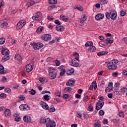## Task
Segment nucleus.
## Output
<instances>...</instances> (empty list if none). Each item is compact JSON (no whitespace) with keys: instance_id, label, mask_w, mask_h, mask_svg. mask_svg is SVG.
Here are the masks:
<instances>
[{"instance_id":"ea45409f","label":"nucleus","mask_w":127,"mask_h":127,"mask_svg":"<svg viewBox=\"0 0 127 127\" xmlns=\"http://www.w3.org/2000/svg\"><path fill=\"white\" fill-rule=\"evenodd\" d=\"M43 98L45 101H49L50 100V97L48 95H45Z\"/></svg>"},{"instance_id":"20e7f679","label":"nucleus","mask_w":127,"mask_h":127,"mask_svg":"<svg viewBox=\"0 0 127 127\" xmlns=\"http://www.w3.org/2000/svg\"><path fill=\"white\" fill-rule=\"evenodd\" d=\"M106 16L107 19L111 18L112 20H116L117 19V11L115 10H110V12H107L106 13Z\"/></svg>"},{"instance_id":"09e8293b","label":"nucleus","mask_w":127,"mask_h":127,"mask_svg":"<svg viewBox=\"0 0 127 127\" xmlns=\"http://www.w3.org/2000/svg\"><path fill=\"white\" fill-rule=\"evenodd\" d=\"M61 91H58L55 93V95L56 96H58V97H60L61 96Z\"/></svg>"},{"instance_id":"6ab92c4d","label":"nucleus","mask_w":127,"mask_h":127,"mask_svg":"<svg viewBox=\"0 0 127 127\" xmlns=\"http://www.w3.org/2000/svg\"><path fill=\"white\" fill-rule=\"evenodd\" d=\"M23 120L25 123H30L31 122V117L29 116H25L23 117Z\"/></svg>"},{"instance_id":"4468645a","label":"nucleus","mask_w":127,"mask_h":127,"mask_svg":"<svg viewBox=\"0 0 127 127\" xmlns=\"http://www.w3.org/2000/svg\"><path fill=\"white\" fill-rule=\"evenodd\" d=\"M113 89H114V87L113 86V82H110L108 84V86L105 90V92L106 93H107V92H112V91H113Z\"/></svg>"},{"instance_id":"4d7b16f0","label":"nucleus","mask_w":127,"mask_h":127,"mask_svg":"<svg viewBox=\"0 0 127 127\" xmlns=\"http://www.w3.org/2000/svg\"><path fill=\"white\" fill-rule=\"evenodd\" d=\"M55 62L56 63V66H60V61H58V60H56L55 61Z\"/></svg>"},{"instance_id":"f03ea898","label":"nucleus","mask_w":127,"mask_h":127,"mask_svg":"<svg viewBox=\"0 0 127 127\" xmlns=\"http://www.w3.org/2000/svg\"><path fill=\"white\" fill-rule=\"evenodd\" d=\"M49 72V78L51 80H54L57 77V74L58 73V70L57 68L53 67H49L48 68Z\"/></svg>"},{"instance_id":"9b49d317","label":"nucleus","mask_w":127,"mask_h":127,"mask_svg":"<svg viewBox=\"0 0 127 127\" xmlns=\"http://www.w3.org/2000/svg\"><path fill=\"white\" fill-rule=\"evenodd\" d=\"M26 72L29 73L33 70V64H29L26 65Z\"/></svg>"},{"instance_id":"b1692460","label":"nucleus","mask_w":127,"mask_h":127,"mask_svg":"<svg viewBox=\"0 0 127 127\" xmlns=\"http://www.w3.org/2000/svg\"><path fill=\"white\" fill-rule=\"evenodd\" d=\"M108 54V52L106 51L100 52L97 54L98 56L101 57L103 56V55H107Z\"/></svg>"},{"instance_id":"8fccbe9b","label":"nucleus","mask_w":127,"mask_h":127,"mask_svg":"<svg viewBox=\"0 0 127 127\" xmlns=\"http://www.w3.org/2000/svg\"><path fill=\"white\" fill-rule=\"evenodd\" d=\"M106 41L108 42V43H110V44L113 43L114 42V40H111L110 38H107L106 39Z\"/></svg>"},{"instance_id":"864d4df0","label":"nucleus","mask_w":127,"mask_h":127,"mask_svg":"<svg viewBox=\"0 0 127 127\" xmlns=\"http://www.w3.org/2000/svg\"><path fill=\"white\" fill-rule=\"evenodd\" d=\"M126 11L123 10L120 12V14L121 16H125V15H126Z\"/></svg>"},{"instance_id":"aec40b11","label":"nucleus","mask_w":127,"mask_h":127,"mask_svg":"<svg viewBox=\"0 0 127 127\" xmlns=\"http://www.w3.org/2000/svg\"><path fill=\"white\" fill-rule=\"evenodd\" d=\"M37 1L34 0H32L29 1L27 3V6L28 7H30V6H32L34 4H35V3H37Z\"/></svg>"},{"instance_id":"f704fd0d","label":"nucleus","mask_w":127,"mask_h":127,"mask_svg":"<svg viewBox=\"0 0 127 127\" xmlns=\"http://www.w3.org/2000/svg\"><path fill=\"white\" fill-rule=\"evenodd\" d=\"M49 2L50 4H56L57 3V0H49Z\"/></svg>"},{"instance_id":"a18cd8bd","label":"nucleus","mask_w":127,"mask_h":127,"mask_svg":"<svg viewBox=\"0 0 127 127\" xmlns=\"http://www.w3.org/2000/svg\"><path fill=\"white\" fill-rule=\"evenodd\" d=\"M87 110L90 112H92V111H93V105H92V104H90L88 107Z\"/></svg>"},{"instance_id":"72a5a7b5","label":"nucleus","mask_w":127,"mask_h":127,"mask_svg":"<svg viewBox=\"0 0 127 127\" xmlns=\"http://www.w3.org/2000/svg\"><path fill=\"white\" fill-rule=\"evenodd\" d=\"M3 73H4V67L0 64V74H3Z\"/></svg>"},{"instance_id":"bf43d9fd","label":"nucleus","mask_w":127,"mask_h":127,"mask_svg":"<svg viewBox=\"0 0 127 127\" xmlns=\"http://www.w3.org/2000/svg\"><path fill=\"white\" fill-rule=\"evenodd\" d=\"M114 123H116V124H119L120 123V119H115L113 120Z\"/></svg>"},{"instance_id":"473e14b6","label":"nucleus","mask_w":127,"mask_h":127,"mask_svg":"<svg viewBox=\"0 0 127 127\" xmlns=\"http://www.w3.org/2000/svg\"><path fill=\"white\" fill-rule=\"evenodd\" d=\"M93 45V43H92V42H87L85 44V47H91V46H92Z\"/></svg>"},{"instance_id":"393cba45","label":"nucleus","mask_w":127,"mask_h":127,"mask_svg":"<svg viewBox=\"0 0 127 127\" xmlns=\"http://www.w3.org/2000/svg\"><path fill=\"white\" fill-rule=\"evenodd\" d=\"M15 58L16 60L18 61H22V58L21 57V56L20 55L17 54L15 55Z\"/></svg>"},{"instance_id":"2eb2a0df","label":"nucleus","mask_w":127,"mask_h":127,"mask_svg":"<svg viewBox=\"0 0 127 127\" xmlns=\"http://www.w3.org/2000/svg\"><path fill=\"white\" fill-rule=\"evenodd\" d=\"M1 53L2 55H4L6 56L9 54V50L7 49H5L4 48H2L1 51Z\"/></svg>"},{"instance_id":"9d476101","label":"nucleus","mask_w":127,"mask_h":127,"mask_svg":"<svg viewBox=\"0 0 127 127\" xmlns=\"http://www.w3.org/2000/svg\"><path fill=\"white\" fill-rule=\"evenodd\" d=\"M41 39L44 40V41H50L51 39V35L50 34L43 35L41 37Z\"/></svg>"},{"instance_id":"c85d7f7f","label":"nucleus","mask_w":127,"mask_h":127,"mask_svg":"<svg viewBox=\"0 0 127 127\" xmlns=\"http://www.w3.org/2000/svg\"><path fill=\"white\" fill-rule=\"evenodd\" d=\"M64 91V93H70L72 91V88L71 87H65Z\"/></svg>"},{"instance_id":"ddd939ff","label":"nucleus","mask_w":127,"mask_h":127,"mask_svg":"<svg viewBox=\"0 0 127 127\" xmlns=\"http://www.w3.org/2000/svg\"><path fill=\"white\" fill-rule=\"evenodd\" d=\"M74 84H75V79L74 78H71L66 82V85L69 87H72Z\"/></svg>"},{"instance_id":"0eeeda50","label":"nucleus","mask_w":127,"mask_h":127,"mask_svg":"<svg viewBox=\"0 0 127 127\" xmlns=\"http://www.w3.org/2000/svg\"><path fill=\"white\" fill-rule=\"evenodd\" d=\"M19 109L21 111H29L30 107L27 104H21L19 106Z\"/></svg>"},{"instance_id":"c03bdc74","label":"nucleus","mask_w":127,"mask_h":127,"mask_svg":"<svg viewBox=\"0 0 127 127\" xmlns=\"http://www.w3.org/2000/svg\"><path fill=\"white\" fill-rule=\"evenodd\" d=\"M0 99H5L6 98V94L4 93H2L0 95Z\"/></svg>"},{"instance_id":"13d9d810","label":"nucleus","mask_w":127,"mask_h":127,"mask_svg":"<svg viewBox=\"0 0 127 127\" xmlns=\"http://www.w3.org/2000/svg\"><path fill=\"white\" fill-rule=\"evenodd\" d=\"M20 120H21V117H16L15 118V122H20Z\"/></svg>"},{"instance_id":"58836bf2","label":"nucleus","mask_w":127,"mask_h":127,"mask_svg":"<svg viewBox=\"0 0 127 127\" xmlns=\"http://www.w3.org/2000/svg\"><path fill=\"white\" fill-rule=\"evenodd\" d=\"M66 72V70L65 69H62L60 73V76H63L65 74V72Z\"/></svg>"},{"instance_id":"39448f33","label":"nucleus","mask_w":127,"mask_h":127,"mask_svg":"<svg viewBox=\"0 0 127 127\" xmlns=\"http://www.w3.org/2000/svg\"><path fill=\"white\" fill-rule=\"evenodd\" d=\"M26 24V21H25V20H21L17 24L16 28L18 29V30H19V29H21Z\"/></svg>"},{"instance_id":"bb28decb","label":"nucleus","mask_w":127,"mask_h":127,"mask_svg":"<svg viewBox=\"0 0 127 127\" xmlns=\"http://www.w3.org/2000/svg\"><path fill=\"white\" fill-rule=\"evenodd\" d=\"M88 51H89V52H95V51H96V47L93 45L89 47Z\"/></svg>"},{"instance_id":"de8ad7c7","label":"nucleus","mask_w":127,"mask_h":127,"mask_svg":"<svg viewBox=\"0 0 127 127\" xmlns=\"http://www.w3.org/2000/svg\"><path fill=\"white\" fill-rule=\"evenodd\" d=\"M4 92L5 93H9L11 92V89H10V88H5L4 89Z\"/></svg>"},{"instance_id":"cd10ccee","label":"nucleus","mask_w":127,"mask_h":127,"mask_svg":"<svg viewBox=\"0 0 127 127\" xmlns=\"http://www.w3.org/2000/svg\"><path fill=\"white\" fill-rule=\"evenodd\" d=\"M9 58H10L9 56H5L3 57V58H2L1 62H5V61H7V60H9Z\"/></svg>"},{"instance_id":"69168bd1","label":"nucleus","mask_w":127,"mask_h":127,"mask_svg":"<svg viewBox=\"0 0 127 127\" xmlns=\"http://www.w3.org/2000/svg\"><path fill=\"white\" fill-rule=\"evenodd\" d=\"M76 8L78 9V10H80V11H83L84 10V9L80 7L76 6Z\"/></svg>"},{"instance_id":"603ef678","label":"nucleus","mask_w":127,"mask_h":127,"mask_svg":"<svg viewBox=\"0 0 127 127\" xmlns=\"http://www.w3.org/2000/svg\"><path fill=\"white\" fill-rule=\"evenodd\" d=\"M123 74H124V75H125V76H127V69L125 68L123 69Z\"/></svg>"},{"instance_id":"338daca9","label":"nucleus","mask_w":127,"mask_h":127,"mask_svg":"<svg viewBox=\"0 0 127 127\" xmlns=\"http://www.w3.org/2000/svg\"><path fill=\"white\" fill-rule=\"evenodd\" d=\"M120 85H121V83H120V82H117L115 84V87L116 88H118V87H120Z\"/></svg>"},{"instance_id":"5701e85b","label":"nucleus","mask_w":127,"mask_h":127,"mask_svg":"<svg viewBox=\"0 0 127 127\" xmlns=\"http://www.w3.org/2000/svg\"><path fill=\"white\" fill-rule=\"evenodd\" d=\"M74 69L73 68H70L69 69H67L66 71V74L68 75V76H70V75H72V74H74Z\"/></svg>"},{"instance_id":"49530a36","label":"nucleus","mask_w":127,"mask_h":127,"mask_svg":"<svg viewBox=\"0 0 127 127\" xmlns=\"http://www.w3.org/2000/svg\"><path fill=\"white\" fill-rule=\"evenodd\" d=\"M29 93L31 94V95H35L36 94V91L32 89L30 91H29Z\"/></svg>"},{"instance_id":"7ed1b4c3","label":"nucleus","mask_w":127,"mask_h":127,"mask_svg":"<svg viewBox=\"0 0 127 127\" xmlns=\"http://www.w3.org/2000/svg\"><path fill=\"white\" fill-rule=\"evenodd\" d=\"M118 63L119 60L116 59L112 60L107 64L108 69L111 70H116L117 67V64H118Z\"/></svg>"},{"instance_id":"052dcab7","label":"nucleus","mask_w":127,"mask_h":127,"mask_svg":"<svg viewBox=\"0 0 127 127\" xmlns=\"http://www.w3.org/2000/svg\"><path fill=\"white\" fill-rule=\"evenodd\" d=\"M124 112H120L119 113V116L121 118H124Z\"/></svg>"},{"instance_id":"4c0bfd02","label":"nucleus","mask_w":127,"mask_h":127,"mask_svg":"<svg viewBox=\"0 0 127 127\" xmlns=\"http://www.w3.org/2000/svg\"><path fill=\"white\" fill-rule=\"evenodd\" d=\"M121 91L122 94H125V93H127V88L126 87H123L121 89Z\"/></svg>"},{"instance_id":"f8f14e48","label":"nucleus","mask_w":127,"mask_h":127,"mask_svg":"<svg viewBox=\"0 0 127 127\" xmlns=\"http://www.w3.org/2000/svg\"><path fill=\"white\" fill-rule=\"evenodd\" d=\"M68 63L70 66H73V67H78L79 66V63L75 60L70 61Z\"/></svg>"},{"instance_id":"423d86ee","label":"nucleus","mask_w":127,"mask_h":127,"mask_svg":"<svg viewBox=\"0 0 127 127\" xmlns=\"http://www.w3.org/2000/svg\"><path fill=\"white\" fill-rule=\"evenodd\" d=\"M32 19L37 20V21H40L42 19V14L40 12H37L33 15Z\"/></svg>"},{"instance_id":"774afa93","label":"nucleus","mask_w":127,"mask_h":127,"mask_svg":"<svg viewBox=\"0 0 127 127\" xmlns=\"http://www.w3.org/2000/svg\"><path fill=\"white\" fill-rule=\"evenodd\" d=\"M47 18H48V20H50L51 21L52 20H53V19H54V18H53V17H52V16H48L47 17Z\"/></svg>"},{"instance_id":"37998d69","label":"nucleus","mask_w":127,"mask_h":127,"mask_svg":"<svg viewBox=\"0 0 127 127\" xmlns=\"http://www.w3.org/2000/svg\"><path fill=\"white\" fill-rule=\"evenodd\" d=\"M8 23L7 22H4L2 23L1 25H0V27H1V28H3V27H6V26H7L8 25Z\"/></svg>"},{"instance_id":"680f3d73","label":"nucleus","mask_w":127,"mask_h":127,"mask_svg":"<svg viewBox=\"0 0 127 127\" xmlns=\"http://www.w3.org/2000/svg\"><path fill=\"white\" fill-rule=\"evenodd\" d=\"M55 23H56V24H58V25H60V24H61V22L58 20H56L55 21Z\"/></svg>"},{"instance_id":"e2e57ef3","label":"nucleus","mask_w":127,"mask_h":127,"mask_svg":"<svg viewBox=\"0 0 127 127\" xmlns=\"http://www.w3.org/2000/svg\"><path fill=\"white\" fill-rule=\"evenodd\" d=\"M1 81L2 82H7V79H6V77L5 76H4L2 79H1Z\"/></svg>"},{"instance_id":"412c9836","label":"nucleus","mask_w":127,"mask_h":127,"mask_svg":"<svg viewBox=\"0 0 127 127\" xmlns=\"http://www.w3.org/2000/svg\"><path fill=\"white\" fill-rule=\"evenodd\" d=\"M4 115L6 118H9L11 116V112L9 109H6L4 111Z\"/></svg>"},{"instance_id":"6e6d98bb","label":"nucleus","mask_w":127,"mask_h":127,"mask_svg":"<svg viewBox=\"0 0 127 127\" xmlns=\"http://www.w3.org/2000/svg\"><path fill=\"white\" fill-rule=\"evenodd\" d=\"M39 81H40V82L42 83V84H44V78L42 77H40L39 78Z\"/></svg>"},{"instance_id":"1a4fd4ad","label":"nucleus","mask_w":127,"mask_h":127,"mask_svg":"<svg viewBox=\"0 0 127 127\" xmlns=\"http://www.w3.org/2000/svg\"><path fill=\"white\" fill-rule=\"evenodd\" d=\"M104 104H105V102H104V101H98L96 104V110H97V111H99V110H101V108H103Z\"/></svg>"},{"instance_id":"dca6fc26","label":"nucleus","mask_w":127,"mask_h":127,"mask_svg":"<svg viewBox=\"0 0 127 127\" xmlns=\"http://www.w3.org/2000/svg\"><path fill=\"white\" fill-rule=\"evenodd\" d=\"M40 105H41L42 108H43V109H44V110H46L47 111V110H48L49 106L46 102L44 101H41L40 102Z\"/></svg>"},{"instance_id":"0e129e2a","label":"nucleus","mask_w":127,"mask_h":127,"mask_svg":"<svg viewBox=\"0 0 127 127\" xmlns=\"http://www.w3.org/2000/svg\"><path fill=\"white\" fill-rule=\"evenodd\" d=\"M118 75H119V73H118V72H114V73L112 74V76H113V77H118Z\"/></svg>"},{"instance_id":"c9c22d12","label":"nucleus","mask_w":127,"mask_h":127,"mask_svg":"<svg viewBox=\"0 0 127 127\" xmlns=\"http://www.w3.org/2000/svg\"><path fill=\"white\" fill-rule=\"evenodd\" d=\"M44 29V28L43 26H40L37 29V32L38 33H40L41 31H42Z\"/></svg>"},{"instance_id":"c756f323","label":"nucleus","mask_w":127,"mask_h":127,"mask_svg":"<svg viewBox=\"0 0 127 127\" xmlns=\"http://www.w3.org/2000/svg\"><path fill=\"white\" fill-rule=\"evenodd\" d=\"M47 111H49L50 113H53V112H55V108L53 106H49L48 107V109Z\"/></svg>"},{"instance_id":"a19ab883","label":"nucleus","mask_w":127,"mask_h":127,"mask_svg":"<svg viewBox=\"0 0 127 127\" xmlns=\"http://www.w3.org/2000/svg\"><path fill=\"white\" fill-rule=\"evenodd\" d=\"M4 42H5V39L4 38H2L0 39V45H2V44H4Z\"/></svg>"},{"instance_id":"f3484780","label":"nucleus","mask_w":127,"mask_h":127,"mask_svg":"<svg viewBox=\"0 0 127 127\" xmlns=\"http://www.w3.org/2000/svg\"><path fill=\"white\" fill-rule=\"evenodd\" d=\"M105 18V14L99 13L97 14L95 16V19H97V20H100L101 19H104Z\"/></svg>"},{"instance_id":"3c124183","label":"nucleus","mask_w":127,"mask_h":127,"mask_svg":"<svg viewBox=\"0 0 127 127\" xmlns=\"http://www.w3.org/2000/svg\"><path fill=\"white\" fill-rule=\"evenodd\" d=\"M99 115L100 116H104L105 115V112L103 110H100L99 111Z\"/></svg>"},{"instance_id":"2f4dec72","label":"nucleus","mask_w":127,"mask_h":127,"mask_svg":"<svg viewBox=\"0 0 127 127\" xmlns=\"http://www.w3.org/2000/svg\"><path fill=\"white\" fill-rule=\"evenodd\" d=\"M73 56L75 57L74 58V59H75L76 60H77V61H80V60H79V54L77 53H75L73 54Z\"/></svg>"},{"instance_id":"6e6552de","label":"nucleus","mask_w":127,"mask_h":127,"mask_svg":"<svg viewBox=\"0 0 127 127\" xmlns=\"http://www.w3.org/2000/svg\"><path fill=\"white\" fill-rule=\"evenodd\" d=\"M42 47H43V44L42 43H35L33 46V48L35 50H39V49H41Z\"/></svg>"},{"instance_id":"a211bd4d","label":"nucleus","mask_w":127,"mask_h":127,"mask_svg":"<svg viewBox=\"0 0 127 127\" xmlns=\"http://www.w3.org/2000/svg\"><path fill=\"white\" fill-rule=\"evenodd\" d=\"M80 23H84L86 20H87V17L85 14H83L81 16V18H79Z\"/></svg>"},{"instance_id":"a878e982","label":"nucleus","mask_w":127,"mask_h":127,"mask_svg":"<svg viewBox=\"0 0 127 127\" xmlns=\"http://www.w3.org/2000/svg\"><path fill=\"white\" fill-rule=\"evenodd\" d=\"M60 18L62 20L67 22L69 20V17L66 16H61Z\"/></svg>"},{"instance_id":"f257e3e1","label":"nucleus","mask_w":127,"mask_h":127,"mask_svg":"<svg viewBox=\"0 0 127 127\" xmlns=\"http://www.w3.org/2000/svg\"><path fill=\"white\" fill-rule=\"evenodd\" d=\"M40 123L41 124H46L47 127H56V123L50 118H45L42 117L40 119Z\"/></svg>"},{"instance_id":"7c9ffc66","label":"nucleus","mask_w":127,"mask_h":127,"mask_svg":"<svg viewBox=\"0 0 127 127\" xmlns=\"http://www.w3.org/2000/svg\"><path fill=\"white\" fill-rule=\"evenodd\" d=\"M94 127H101V121H97V122H96L94 125Z\"/></svg>"},{"instance_id":"5fc2aeb1","label":"nucleus","mask_w":127,"mask_h":127,"mask_svg":"<svg viewBox=\"0 0 127 127\" xmlns=\"http://www.w3.org/2000/svg\"><path fill=\"white\" fill-rule=\"evenodd\" d=\"M69 97H70V96L69 95V94H64L63 95V97L64 98V99H68Z\"/></svg>"},{"instance_id":"4be33fe9","label":"nucleus","mask_w":127,"mask_h":127,"mask_svg":"<svg viewBox=\"0 0 127 127\" xmlns=\"http://www.w3.org/2000/svg\"><path fill=\"white\" fill-rule=\"evenodd\" d=\"M56 29L58 31L62 32L64 31V27L62 25H57L56 26Z\"/></svg>"},{"instance_id":"e433bc0d","label":"nucleus","mask_w":127,"mask_h":127,"mask_svg":"<svg viewBox=\"0 0 127 127\" xmlns=\"http://www.w3.org/2000/svg\"><path fill=\"white\" fill-rule=\"evenodd\" d=\"M100 4H106V3H108V0H100Z\"/></svg>"},{"instance_id":"79ce46f5","label":"nucleus","mask_w":127,"mask_h":127,"mask_svg":"<svg viewBox=\"0 0 127 127\" xmlns=\"http://www.w3.org/2000/svg\"><path fill=\"white\" fill-rule=\"evenodd\" d=\"M92 85L93 86V88L94 89V90H96L97 89V82H96V81H94L92 82Z\"/></svg>"}]
</instances>
